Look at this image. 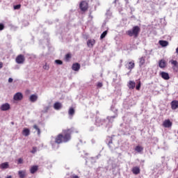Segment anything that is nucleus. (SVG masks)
I'll use <instances>...</instances> for the list:
<instances>
[{"instance_id":"nucleus-30","label":"nucleus","mask_w":178,"mask_h":178,"mask_svg":"<svg viewBox=\"0 0 178 178\" xmlns=\"http://www.w3.org/2000/svg\"><path fill=\"white\" fill-rule=\"evenodd\" d=\"M72 58V54H67L66 55H65V60H69V59H70Z\"/></svg>"},{"instance_id":"nucleus-33","label":"nucleus","mask_w":178,"mask_h":178,"mask_svg":"<svg viewBox=\"0 0 178 178\" xmlns=\"http://www.w3.org/2000/svg\"><path fill=\"white\" fill-rule=\"evenodd\" d=\"M43 69H44V70H49V65L45 64V65L43 66Z\"/></svg>"},{"instance_id":"nucleus-2","label":"nucleus","mask_w":178,"mask_h":178,"mask_svg":"<svg viewBox=\"0 0 178 178\" xmlns=\"http://www.w3.org/2000/svg\"><path fill=\"white\" fill-rule=\"evenodd\" d=\"M140 31H141L140 26H135L132 28L131 30L127 31V34L129 37H134V38H137V37H138V34H140Z\"/></svg>"},{"instance_id":"nucleus-29","label":"nucleus","mask_w":178,"mask_h":178,"mask_svg":"<svg viewBox=\"0 0 178 178\" xmlns=\"http://www.w3.org/2000/svg\"><path fill=\"white\" fill-rule=\"evenodd\" d=\"M33 129H35V130H37L38 131V135L40 136V134H41V130L40 129V128H38V126L37 125H33Z\"/></svg>"},{"instance_id":"nucleus-22","label":"nucleus","mask_w":178,"mask_h":178,"mask_svg":"<svg viewBox=\"0 0 178 178\" xmlns=\"http://www.w3.org/2000/svg\"><path fill=\"white\" fill-rule=\"evenodd\" d=\"M54 109H56V111H59V109L62 108V104L59 103V102H56L54 105Z\"/></svg>"},{"instance_id":"nucleus-15","label":"nucleus","mask_w":178,"mask_h":178,"mask_svg":"<svg viewBox=\"0 0 178 178\" xmlns=\"http://www.w3.org/2000/svg\"><path fill=\"white\" fill-rule=\"evenodd\" d=\"M163 126L166 128L172 127V122H170V120H165L163 123Z\"/></svg>"},{"instance_id":"nucleus-21","label":"nucleus","mask_w":178,"mask_h":178,"mask_svg":"<svg viewBox=\"0 0 178 178\" xmlns=\"http://www.w3.org/2000/svg\"><path fill=\"white\" fill-rule=\"evenodd\" d=\"M159 43L161 47H168L169 45V42L166 40H159Z\"/></svg>"},{"instance_id":"nucleus-14","label":"nucleus","mask_w":178,"mask_h":178,"mask_svg":"<svg viewBox=\"0 0 178 178\" xmlns=\"http://www.w3.org/2000/svg\"><path fill=\"white\" fill-rule=\"evenodd\" d=\"M171 108L173 111H176V109L178 108V101L177 100H173L171 102Z\"/></svg>"},{"instance_id":"nucleus-9","label":"nucleus","mask_w":178,"mask_h":178,"mask_svg":"<svg viewBox=\"0 0 178 178\" xmlns=\"http://www.w3.org/2000/svg\"><path fill=\"white\" fill-rule=\"evenodd\" d=\"M159 76L163 79V80H169L170 76H169V73L165 72H161L159 73Z\"/></svg>"},{"instance_id":"nucleus-1","label":"nucleus","mask_w":178,"mask_h":178,"mask_svg":"<svg viewBox=\"0 0 178 178\" xmlns=\"http://www.w3.org/2000/svg\"><path fill=\"white\" fill-rule=\"evenodd\" d=\"M72 131H73V128L63 131L64 136L62 134H59L56 138L55 143L56 144H61V143H67V141H70L71 138L70 134H72Z\"/></svg>"},{"instance_id":"nucleus-7","label":"nucleus","mask_w":178,"mask_h":178,"mask_svg":"<svg viewBox=\"0 0 178 178\" xmlns=\"http://www.w3.org/2000/svg\"><path fill=\"white\" fill-rule=\"evenodd\" d=\"M170 63L172 65V70L175 73L178 72V62L176 60H171Z\"/></svg>"},{"instance_id":"nucleus-25","label":"nucleus","mask_w":178,"mask_h":178,"mask_svg":"<svg viewBox=\"0 0 178 178\" xmlns=\"http://www.w3.org/2000/svg\"><path fill=\"white\" fill-rule=\"evenodd\" d=\"M37 170H38V165H33L30 169V172L32 175H34V173H35V172H37Z\"/></svg>"},{"instance_id":"nucleus-8","label":"nucleus","mask_w":178,"mask_h":178,"mask_svg":"<svg viewBox=\"0 0 178 178\" xmlns=\"http://www.w3.org/2000/svg\"><path fill=\"white\" fill-rule=\"evenodd\" d=\"M15 101H22L23 99V94L22 92H17L13 97Z\"/></svg>"},{"instance_id":"nucleus-37","label":"nucleus","mask_w":178,"mask_h":178,"mask_svg":"<svg viewBox=\"0 0 178 178\" xmlns=\"http://www.w3.org/2000/svg\"><path fill=\"white\" fill-rule=\"evenodd\" d=\"M21 6H22L20 4L16 5L14 6V9H15V10L19 9L21 8Z\"/></svg>"},{"instance_id":"nucleus-42","label":"nucleus","mask_w":178,"mask_h":178,"mask_svg":"<svg viewBox=\"0 0 178 178\" xmlns=\"http://www.w3.org/2000/svg\"><path fill=\"white\" fill-rule=\"evenodd\" d=\"M109 144H112V139H111L109 141H108V145Z\"/></svg>"},{"instance_id":"nucleus-23","label":"nucleus","mask_w":178,"mask_h":178,"mask_svg":"<svg viewBox=\"0 0 178 178\" xmlns=\"http://www.w3.org/2000/svg\"><path fill=\"white\" fill-rule=\"evenodd\" d=\"M22 134L23 136H25V137L30 136V129L27 128L24 129V130L22 131Z\"/></svg>"},{"instance_id":"nucleus-35","label":"nucleus","mask_w":178,"mask_h":178,"mask_svg":"<svg viewBox=\"0 0 178 178\" xmlns=\"http://www.w3.org/2000/svg\"><path fill=\"white\" fill-rule=\"evenodd\" d=\"M31 154H35L37 152V147H33L32 151H31Z\"/></svg>"},{"instance_id":"nucleus-38","label":"nucleus","mask_w":178,"mask_h":178,"mask_svg":"<svg viewBox=\"0 0 178 178\" xmlns=\"http://www.w3.org/2000/svg\"><path fill=\"white\" fill-rule=\"evenodd\" d=\"M5 29V26L3 24H0V31Z\"/></svg>"},{"instance_id":"nucleus-20","label":"nucleus","mask_w":178,"mask_h":178,"mask_svg":"<svg viewBox=\"0 0 178 178\" xmlns=\"http://www.w3.org/2000/svg\"><path fill=\"white\" fill-rule=\"evenodd\" d=\"M145 64V56H142L140 58H139V66L141 67V66H143V65Z\"/></svg>"},{"instance_id":"nucleus-32","label":"nucleus","mask_w":178,"mask_h":178,"mask_svg":"<svg viewBox=\"0 0 178 178\" xmlns=\"http://www.w3.org/2000/svg\"><path fill=\"white\" fill-rule=\"evenodd\" d=\"M99 122H100L99 118H97L96 119V126H101V124H102V122H101V124H100Z\"/></svg>"},{"instance_id":"nucleus-40","label":"nucleus","mask_w":178,"mask_h":178,"mask_svg":"<svg viewBox=\"0 0 178 178\" xmlns=\"http://www.w3.org/2000/svg\"><path fill=\"white\" fill-rule=\"evenodd\" d=\"M8 83H13V79L9 78L8 79Z\"/></svg>"},{"instance_id":"nucleus-5","label":"nucleus","mask_w":178,"mask_h":178,"mask_svg":"<svg viewBox=\"0 0 178 178\" xmlns=\"http://www.w3.org/2000/svg\"><path fill=\"white\" fill-rule=\"evenodd\" d=\"M79 8L82 12H86L88 10V3L86 1H82L79 4Z\"/></svg>"},{"instance_id":"nucleus-16","label":"nucleus","mask_w":178,"mask_h":178,"mask_svg":"<svg viewBox=\"0 0 178 178\" xmlns=\"http://www.w3.org/2000/svg\"><path fill=\"white\" fill-rule=\"evenodd\" d=\"M38 99V95H31L29 97V101L31 102H37Z\"/></svg>"},{"instance_id":"nucleus-28","label":"nucleus","mask_w":178,"mask_h":178,"mask_svg":"<svg viewBox=\"0 0 178 178\" xmlns=\"http://www.w3.org/2000/svg\"><path fill=\"white\" fill-rule=\"evenodd\" d=\"M107 34H108V31H104V32L102 33L101 36H100V39H101V40H104V38H105V37H106V35H107Z\"/></svg>"},{"instance_id":"nucleus-39","label":"nucleus","mask_w":178,"mask_h":178,"mask_svg":"<svg viewBox=\"0 0 178 178\" xmlns=\"http://www.w3.org/2000/svg\"><path fill=\"white\" fill-rule=\"evenodd\" d=\"M23 163V159L20 158L18 159V165Z\"/></svg>"},{"instance_id":"nucleus-44","label":"nucleus","mask_w":178,"mask_h":178,"mask_svg":"<svg viewBox=\"0 0 178 178\" xmlns=\"http://www.w3.org/2000/svg\"><path fill=\"white\" fill-rule=\"evenodd\" d=\"M12 124H14V123H13V122H12Z\"/></svg>"},{"instance_id":"nucleus-4","label":"nucleus","mask_w":178,"mask_h":178,"mask_svg":"<svg viewBox=\"0 0 178 178\" xmlns=\"http://www.w3.org/2000/svg\"><path fill=\"white\" fill-rule=\"evenodd\" d=\"M111 111L113 112H114V115L107 117L108 122H110L111 123H112V122H113V119H115V118H118V109H116V108H115V107L112 106Z\"/></svg>"},{"instance_id":"nucleus-41","label":"nucleus","mask_w":178,"mask_h":178,"mask_svg":"<svg viewBox=\"0 0 178 178\" xmlns=\"http://www.w3.org/2000/svg\"><path fill=\"white\" fill-rule=\"evenodd\" d=\"M3 67V63L2 62H0V69H2Z\"/></svg>"},{"instance_id":"nucleus-36","label":"nucleus","mask_w":178,"mask_h":178,"mask_svg":"<svg viewBox=\"0 0 178 178\" xmlns=\"http://www.w3.org/2000/svg\"><path fill=\"white\" fill-rule=\"evenodd\" d=\"M49 107H44V110L42 111L43 113H47L48 112Z\"/></svg>"},{"instance_id":"nucleus-31","label":"nucleus","mask_w":178,"mask_h":178,"mask_svg":"<svg viewBox=\"0 0 178 178\" xmlns=\"http://www.w3.org/2000/svg\"><path fill=\"white\" fill-rule=\"evenodd\" d=\"M55 63H56V65H63V62L60 60H56Z\"/></svg>"},{"instance_id":"nucleus-19","label":"nucleus","mask_w":178,"mask_h":178,"mask_svg":"<svg viewBox=\"0 0 178 178\" xmlns=\"http://www.w3.org/2000/svg\"><path fill=\"white\" fill-rule=\"evenodd\" d=\"M140 172V167L136 166L132 168V172L134 173V175H139Z\"/></svg>"},{"instance_id":"nucleus-24","label":"nucleus","mask_w":178,"mask_h":178,"mask_svg":"<svg viewBox=\"0 0 178 178\" xmlns=\"http://www.w3.org/2000/svg\"><path fill=\"white\" fill-rule=\"evenodd\" d=\"M8 168H9V163H8V162L2 163L0 165L1 169H8Z\"/></svg>"},{"instance_id":"nucleus-3","label":"nucleus","mask_w":178,"mask_h":178,"mask_svg":"<svg viewBox=\"0 0 178 178\" xmlns=\"http://www.w3.org/2000/svg\"><path fill=\"white\" fill-rule=\"evenodd\" d=\"M128 87L130 90H140L141 88V81L140 79L136 81V83L134 81H129L128 83Z\"/></svg>"},{"instance_id":"nucleus-17","label":"nucleus","mask_w":178,"mask_h":178,"mask_svg":"<svg viewBox=\"0 0 178 178\" xmlns=\"http://www.w3.org/2000/svg\"><path fill=\"white\" fill-rule=\"evenodd\" d=\"M128 65V67H127V69H128V70H133V69H134V67L136 66L134 61L129 62Z\"/></svg>"},{"instance_id":"nucleus-13","label":"nucleus","mask_w":178,"mask_h":178,"mask_svg":"<svg viewBox=\"0 0 178 178\" xmlns=\"http://www.w3.org/2000/svg\"><path fill=\"white\" fill-rule=\"evenodd\" d=\"M80 64L78 63H75L72 65V70H74V72H79L80 70Z\"/></svg>"},{"instance_id":"nucleus-6","label":"nucleus","mask_w":178,"mask_h":178,"mask_svg":"<svg viewBox=\"0 0 178 178\" xmlns=\"http://www.w3.org/2000/svg\"><path fill=\"white\" fill-rule=\"evenodd\" d=\"M25 60H26V58L24 57V55H22V54L18 55L15 58V62L18 63V65H22L24 63Z\"/></svg>"},{"instance_id":"nucleus-27","label":"nucleus","mask_w":178,"mask_h":178,"mask_svg":"<svg viewBox=\"0 0 178 178\" xmlns=\"http://www.w3.org/2000/svg\"><path fill=\"white\" fill-rule=\"evenodd\" d=\"M18 175L20 178H24V177L26 176V171L19 170L18 172Z\"/></svg>"},{"instance_id":"nucleus-10","label":"nucleus","mask_w":178,"mask_h":178,"mask_svg":"<svg viewBox=\"0 0 178 178\" xmlns=\"http://www.w3.org/2000/svg\"><path fill=\"white\" fill-rule=\"evenodd\" d=\"M1 111H9L10 109V105L8 103L2 104L0 107Z\"/></svg>"},{"instance_id":"nucleus-43","label":"nucleus","mask_w":178,"mask_h":178,"mask_svg":"<svg viewBox=\"0 0 178 178\" xmlns=\"http://www.w3.org/2000/svg\"><path fill=\"white\" fill-rule=\"evenodd\" d=\"M6 178H12V176H8Z\"/></svg>"},{"instance_id":"nucleus-26","label":"nucleus","mask_w":178,"mask_h":178,"mask_svg":"<svg viewBox=\"0 0 178 178\" xmlns=\"http://www.w3.org/2000/svg\"><path fill=\"white\" fill-rule=\"evenodd\" d=\"M143 150L144 148L140 145H138L135 147V151H136V152H143Z\"/></svg>"},{"instance_id":"nucleus-18","label":"nucleus","mask_w":178,"mask_h":178,"mask_svg":"<svg viewBox=\"0 0 178 178\" xmlns=\"http://www.w3.org/2000/svg\"><path fill=\"white\" fill-rule=\"evenodd\" d=\"M95 44V40H88L87 42V45L89 47V48H92L94 47V44Z\"/></svg>"},{"instance_id":"nucleus-11","label":"nucleus","mask_w":178,"mask_h":178,"mask_svg":"<svg viewBox=\"0 0 178 178\" xmlns=\"http://www.w3.org/2000/svg\"><path fill=\"white\" fill-rule=\"evenodd\" d=\"M74 113H76V110L73 107H70L68 110V115L70 116V119H72L73 116H74Z\"/></svg>"},{"instance_id":"nucleus-12","label":"nucleus","mask_w":178,"mask_h":178,"mask_svg":"<svg viewBox=\"0 0 178 178\" xmlns=\"http://www.w3.org/2000/svg\"><path fill=\"white\" fill-rule=\"evenodd\" d=\"M159 66L161 69H165L167 66L166 61L164 59L160 60L159 61Z\"/></svg>"},{"instance_id":"nucleus-34","label":"nucleus","mask_w":178,"mask_h":178,"mask_svg":"<svg viewBox=\"0 0 178 178\" xmlns=\"http://www.w3.org/2000/svg\"><path fill=\"white\" fill-rule=\"evenodd\" d=\"M103 84L102 82H98L97 84V88H101L102 87Z\"/></svg>"}]
</instances>
